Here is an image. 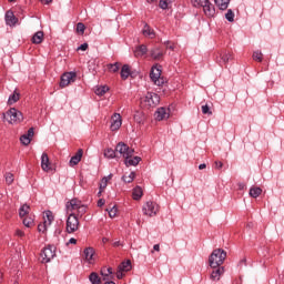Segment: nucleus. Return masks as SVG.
<instances>
[{"mask_svg": "<svg viewBox=\"0 0 284 284\" xmlns=\"http://www.w3.org/2000/svg\"><path fill=\"white\" fill-rule=\"evenodd\" d=\"M225 258H227V253L224 250H214L209 257L210 267H221L225 263Z\"/></svg>", "mask_w": 284, "mask_h": 284, "instance_id": "nucleus-1", "label": "nucleus"}, {"mask_svg": "<svg viewBox=\"0 0 284 284\" xmlns=\"http://www.w3.org/2000/svg\"><path fill=\"white\" fill-rule=\"evenodd\" d=\"M3 120L9 122L11 125L21 123L23 121V113L16 108H10L7 112L3 113Z\"/></svg>", "mask_w": 284, "mask_h": 284, "instance_id": "nucleus-2", "label": "nucleus"}, {"mask_svg": "<svg viewBox=\"0 0 284 284\" xmlns=\"http://www.w3.org/2000/svg\"><path fill=\"white\" fill-rule=\"evenodd\" d=\"M79 230V217L74 213H70L67 219V232L68 234H74Z\"/></svg>", "mask_w": 284, "mask_h": 284, "instance_id": "nucleus-3", "label": "nucleus"}, {"mask_svg": "<svg viewBox=\"0 0 284 284\" xmlns=\"http://www.w3.org/2000/svg\"><path fill=\"white\" fill-rule=\"evenodd\" d=\"M142 212L145 216H156L159 213V204H156V202L149 201L143 205Z\"/></svg>", "mask_w": 284, "mask_h": 284, "instance_id": "nucleus-4", "label": "nucleus"}, {"mask_svg": "<svg viewBox=\"0 0 284 284\" xmlns=\"http://www.w3.org/2000/svg\"><path fill=\"white\" fill-rule=\"evenodd\" d=\"M74 81H77V72H64L60 79V88H68V85H70V83H74Z\"/></svg>", "mask_w": 284, "mask_h": 284, "instance_id": "nucleus-5", "label": "nucleus"}, {"mask_svg": "<svg viewBox=\"0 0 284 284\" xmlns=\"http://www.w3.org/2000/svg\"><path fill=\"white\" fill-rule=\"evenodd\" d=\"M115 152L122 154L123 159H132L134 154V150L130 149V146H128V144L123 142L118 143V145L115 146Z\"/></svg>", "mask_w": 284, "mask_h": 284, "instance_id": "nucleus-6", "label": "nucleus"}, {"mask_svg": "<svg viewBox=\"0 0 284 284\" xmlns=\"http://www.w3.org/2000/svg\"><path fill=\"white\" fill-rule=\"evenodd\" d=\"M40 256L42 258V263H50L54 256H57V253L54 251V246H47L42 250L40 253Z\"/></svg>", "mask_w": 284, "mask_h": 284, "instance_id": "nucleus-7", "label": "nucleus"}, {"mask_svg": "<svg viewBox=\"0 0 284 284\" xmlns=\"http://www.w3.org/2000/svg\"><path fill=\"white\" fill-rule=\"evenodd\" d=\"M144 102L146 105H149V108H156V105L161 103V98L154 92H148Z\"/></svg>", "mask_w": 284, "mask_h": 284, "instance_id": "nucleus-8", "label": "nucleus"}, {"mask_svg": "<svg viewBox=\"0 0 284 284\" xmlns=\"http://www.w3.org/2000/svg\"><path fill=\"white\" fill-rule=\"evenodd\" d=\"M150 79L155 85H163V80H161V67H152Z\"/></svg>", "mask_w": 284, "mask_h": 284, "instance_id": "nucleus-9", "label": "nucleus"}, {"mask_svg": "<svg viewBox=\"0 0 284 284\" xmlns=\"http://www.w3.org/2000/svg\"><path fill=\"white\" fill-rule=\"evenodd\" d=\"M202 8L207 19H214V17H216V8L212 2H210V0Z\"/></svg>", "mask_w": 284, "mask_h": 284, "instance_id": "nucleus-10", "label": "nucleus"}, {"mask_svg": "<svg viewBox=\"0 0 284 284\" xmlns=\"http://www.w3.org/2000/svg\"><path fill=\"white\" fill-rule=\"evenodd\" d=\"M232 59H234L232 53L227 52V51H224V52L219 54V58L216 59V62L219 63V65H227V63H230V61H232Z\"/></svg>", "mask_w": 284, "mask_h": 284, "instance_id": "nucleus-11", "label": "nucleus"}, {"mask_svg": "<svg viewBox=\"0 0 284 284\" xmlns=\"http://www.w3.org/2000/svg\"><path fill=\"white\" fill-rule=\"evenodd\" d=\"M123 125V120H121V114L114 113L111 121V131L116 132Z\"/></svg>", "mask_w": 284, "mask_h": 284, "instance_id": "nucleus-12", "label": "nucleus"}, {"mask_svg": "<svg viewBox=\"0 0 284 284\" xmlns=\"http://www.w3.org/2000/svg\"><path fill=\"white\" fill-rule=\"evenodd\" d=\"M34 136V128H30L27 134L20 136V142L22 145H30L32 143V138Z\"/></svg>", "mask_w": 284, "mask_h": 284, "instance_id": "nucleus-13", "label": "nucleus"}, {"mask_svg": "<svg viewBox=\"0 0 284 284\" xmlns=\"http://www.w3.org/2000/svg\"><path fill=\"white\" fill-rule=\"evenodd\" d=\"M80 205L81 200L72 199L71 201H68L65 204L67 213L78 211Z\"/></svg>", "mask_w": 284, "mask_h": 284, "instance_id": "nucleus-14", "label": "nucleus"}, {"mask_svg": "<svg viewBox=\"0 0 284 284\" xmlns=\"http://www.w3.org/2000/svg\"><path fill=\"white\" fill-rule=\"evenodd\" d=\"M151 57L154 61H163V57H165V51L163 49L155 47L150 51Z\"/></svg>", "mask_w": 284, "mask_h": 284, "instance_id": "nucleus-15", "label": "nucleus"}, {"mask_svg": "<svg viewBox=\"0 0 284 284\" xmlns=\"http://www.w3.org/2000/svg\"><path fill=\"white\" fill-rule=\"evenodd\" d=\"M212 273L210 275L211 281H221V276H223V273L225 272V268L223 266L212 267Z\"/></svg>", "mask_w": 284, "mask_h": 284, "instance_id": "nucleus-16", "label": "nucleus"}, {"mask_svg": "<svg viewBox=\"0 0 284 284\" xmlns=\"http://www.w3.org/2000/svg\"><path fill=\"white\" fill-rule=\"evenodd\" d=\"M156 121H163L165 119H170V113H168V109L159 108L154 113Z\"/></svg>", "mask_w": 284, "mask_h": 284, "instance_id": "nucleus-17", "label": "nucleus"}, {"mask_svg": "<svg viewBox=\"0 0 284 284\" xmlns=\"http://www.w3.org/2000/svg\"><path fill=\"white\" fill-rule=\"evenodd\" d=\"M41 169L43 172H50V170H52V166H50V158L48 156V153H42L41 155Z\"/></svg>", "mask_w": 284, "mask_h": 284, "instance_id": "nucleus-18", "label": "nucleus"}, {"mask_svg": "<svg viewBox=\"0 0 284 284\" xmlns=\"http://www.w3.org/2000/svg\"><path fill=\"white\" fill-rule=\"evenodd\" d=\"M83 158V149H79L78 152L71 158L70 165L74 168V165H79L81 163V159Z\"/></svg>", "mask_w": 284, "mask_h": 284, "instance_id": "nucleus-19", "label": "nucleus"}, {"mask_svg": "<svg viewBox=\"0 0 284 284\" xmlns=\"http://www.w3.org/2000/svg\"><path fill=\"white\" fill-rule=\"evenodd\" d=\"M17 21H19V19L14 17V13L12 11H7L6 13L7 26H17Z\"/></svg>", "mask_w": 284, "mask_h": 284, "instance_id": "nucleus-20", "label": "nucleus"}, {"mask_svg": "<svg viewBox=\"0 0 284 284\" xmlns=\"http://www.w3.org/2000/svg\"><path fill=\"white\" fill-rule=\"evenodd\" d=\"M112 274H114L112 267H104L101 270V276H103V281H112V278H114Z\"/></svg>", "mask_w": 284, "mask_h": 284, "instance_id": "nucleus-21", "label": "nucleus"}, {"mask_svg": "<svg viewBox=\"0 0 284 284\" xmlns=\"http://www.w3.org/2000/svg\"><path fill=\"white\" fill-rule=\"evenodd\" d=\"M133 119L135 123H139V125H142L143 123H145V113H143L142 111H135Z\"/></svg>", "mask_w": 284, "mask_h": 284, "instance_id": "nucleus-22", "label": "nucleus"}, {"mask_svg": "<svg viewBox=\"0 0 284 284\" xmlns=\"http://www.w3.org/2000/svg\"><path fill=\"white\" fill-rule=\"evenodd\" d=\"M84 256H85V261H88V263H93V261H94V248L93 247H87L84 250Z\"/></svg>", "mask_w": 284, "mask_h": 284, "instance_id": "nucleus-23", "label": "nucleus"}, {"mask_svg": "<svg viewBox=\"0 0 284 284\" xmlns=\"http://www.w3.org/2000/svg\"><path fill=\"white\" fill-rule=\"evenodd\" d=\"M135 57H144V54H148V47L145 44H141L135 48L134 50Z\"/></svg>", "mask_w": 284, "mask_h": 284, "instance_id": "nucleus-24", "label": "nucleus"}, {"mask_svg": "<svg viewBox=\"0 0 284 284\" xmlns=\"http://www.w3.org/2000/svg\"><path fill=\"white\" fill-rule=\"evenodd\" d=\"M124 163L128 168H130V165L136 166L138 163H141V156L125 159Z\"/></svg>", "mask_w": 284, "mask_h": 284, "instance_id": "nucleus-25", "label": "nucleus"}, {"mask_svg": "<svg viewBox=\"0 0 284 284\" xmlns=\"http://www.w3.org/2000/svg\"><path fill=\"white\" fill-rule=\"evenodd\" d=\"M214 1L219 10H227V8L230 7V0H214Z\"/></svg>", "mask_w": 284, "mask_h": 284, "instance_id": "nucleus-26", "label": "nucleus"}, {"mask_svg": "<svg viewBox=\"0 0 284 284\" xmlns=\"http://www.w3.org/2000/svg\"><path fill=\"white\" fill-rule=\"evenodd\" d=\"M118 268L120 270V272H130V270H132V262L129 260L126 262H122Z\"/></svg>", "mask_w": 284, "mask_h": 284, "instance_id": "nucleus-27", "label": "nucleus"}, {"mask_svg": "<svg viewBox=\"0 0 284 284\" xmlns=\"http://www.w3.org/2000/svg\"><path fill=\"white\" fill-rule=\"evenodd\" d=\"M260 194H263V189L258 186H253L250 189V196H252V199H258Z\"/></svg>", "mask_w": 284, "mask_h": 284, "instance_id": "nucleus-28", "label": "nucleus"}, {"mask_svg": "<svg viewBox=\"0 0 284 284\" xmlns=\"http://www.w3.org/2000/svg\"><path fill=\"white\" fill-rule=\"evenodd\" d=\"M142 34H144V37H150L151 39H154V37H156V33H154L152 28H150L148 24H144Z\"/></svg>", "mask_w": 284, "mask_h": 284, "instance_id": "nucleus-29", "label": "nucleus"}, {"mask_svg": "<svg viewBox=\"0 0 284 284\" xmlns=\"http://www.w3.org/2000/svg\"><path fill=\"white\" fill-rule=\"evenodd\" d=\"M28 214H30V205L23 204L22 206H20L19 209L20 219H23V216H28Z\"/></svg>", "mask_w": 284, "mask_h": 284, "instance_id": "nucleus-30", "label": "nucleus"}, {"mask_svg": "<svg viewBox=\"0 0 284 284\" xmlns=\"http://www.w3.org/2000/svg\"><path fill=\"white\" fill-rule=\"evenodd\" d=\"M21 94L19 92H17V90L9 97L8 99V104L9 105H14V103H17V101H19Z\"/></svg>", "mask_w": 284, "mask_h": 284, "instance_id": "nucleus-31", "label": "nucleus"}, {"mask_svg": "<svg viewBox=\"0 0 284 284\" xmlns=\"http://www.w3.org/2000/svg\"><path fill=\"white\" fill-rule=\"evenodd\" d=\"M43 42V31H38L32 37V43L39 44Z\"/></svg>", "mask_w": 284, "mask_h": 284, "instance_id": "nucleus-32", "label": "nucleus"}, {"mask_svg": "<svg viewBox=\"0 0 284 284\" xmlns=\"http://www.w3.org/2000/svg\"><path fill=\"white\" fill-rule=\"evenodd\" d=\"M89 281L92 284H101V277H99V274L97 272H92L89 275Z\"/></svg>", "mask_w": 284, "mask_h": 284, "instance_id": "nucleus-33", "label": "nucleus"}, {"mask_svg": "<svg viewBox=\"0 0 284 284\" xmlns=\"http://www.w3.org/2000/svg\"><path fill=\"white\" fill-rule=\"evenodd\" d=\"M143 196V189L141 186H136L133 189V199L134 201H139Z\"/></svg>", "mask_w": 284, "mask_h": 284, "instance_id": "nucleus-34", "label": "nucleus"}, {"mask_svg": "<svg viewBox=\"0 0 284 284\" xmlns=\"http://www.w3.org/2000/svg\"><path fill=\"white\" fill-rule=\"evenodd\" d=\"M121 79H123V80H125V79H128V77H130V65H128V64H124L123 67H122V69H121Z\"/></svg>", "mask_w": 284, "mask_h": 284, "instance_id": "nucleus-35", "label": "nucleus"}, {"mask_svg": "<svg viewBox=\"0 0 284 284\" xmlns=\"http://www.w3.org/2000/svg\"><path fill=\"white\" fill-rule=\"evenodd\" d=\"M104 156L106 159H114L116 156V150H114V149L104 150Z\"/></svg>", "mask_w": 284, "mask_h": 284, "instance_id": "nucleus-36", "label": "nucleus"}, {"mask_svg": "<svg viewBox=\"0 0 284 284\" xmlns=\"http://www.w3.org/2000/svg\"><path fill=\"white\" fill-rule=\"evenodd\" d=\"M44 221H47V225H52V221H54V215H52V211L45 212Z\"/></svg>", "mask_w": 284, "mask_h": 284, "instance_id": "nucleus-37", "label": "nucleus"}, {"mask_svg": "<svg viewBox=\"0 0 284 284\" xmlns=\"http://www.w3.org/2000/svg\"><path fill=\"white\" fill-rule=\"evenodd\" d=\"M135 176H136V173L131 172L129 175H123L122 181H124V183H132V181H134Z\"/></svg>", "mask_w": 284, "mask_h": 284, "instance_id": "nucleus-38", "label": "nucleus"}, {"mask_svg": "<svg viewBox=\"0 0 284 284\" xmlns=\"http://www.w3.org/2000/svg\"><path fill=\"white\" fill-rule=\"evenodd\" d=\"M22 223L26 227H32V225H34V219H32V216H27L23 219Z\"/></svg>", "mask_w": 284, "mask_h": 284, "instance_id": "nucleus-39", "label": "nucleus"}, {"mask_svg": "<svg viewBox=\"0 0 284 284\" xmlns=\"http://www.w3.org/2000/svg\"><path fill=\"white\" fill-rule=\"evenodd\" d=\"M225 19L229 21V23H234V11L232 9H227Z\"/></svg>", "mask_w": 284, "mask_h": 284, "instance_id": "nucleus-40", "label": "nucleus"}, {"mask_svg": "<svg viewBox=\"0 0 284 284\" xmlns=\"http://www.w3.org/2000/svg\"><path fill=\"white\" fill-rule=\"evenodd\" d=\"M48 227H50V225H48V221L45 220L43 223L38 225V232H42V234H44V232L48 231Z\"/></svg>", "mask_w": 284, "mask_h": 284, "instance_id": "nucleus-41", "label": "nucleus"}, {"mask_svg": "<svg viewBox=\"0 0 284 284\" xmlns=\"http://www.w3.org/2000/svg\"><path fill=\"white\" fill-rule=\"evenodd\" d=\"M194 8H203L209 0H191Z\"/></svg>", "mask_w": 284, "mask_h": 284, "instance_id": "nucleus-42", "label": "nucleus"}, {"mask_svg": "<svg viewBox=\"0 0 284 284\" xmlns=\"http://www.w3.org/2000/svg\"><path fill=\"white\" fill-rule=\"evenodd\" d=\"M110 89L108 87H100L95 90V94L98 97H103V94H105V92H108Z\"/></svg>", "mask_w": 284, "mask_h": 284, "instance_id": "nucleus-43", "label": "nucleus"}, {"mask_svg": "<svg viewBox=\"0 0 284 284\" xmlns=\"http://www.w3.org/2000/svg\"><path fill=\"white\" fill-rule=\"evenodd\" d=\"M106 212L109 213L110 219H114L119 210L116 209V205H114L111 209H106Z\"/></svg>", "mask_w": 284, "mask_h": 284, "instance_id": "nucleus-44", "label": "nucleus"}, {"mask_svg": "<svg viewBox=\"0 0 284 284\" xmlns=\"http://www.w3.org/2000/svg\"><path fill=\"white\" fill-rule=\"evenodd\" d=\"M253 60L258 61V63H261L263 61V53L261 51H255L253 53Z\"/></svg>", "mask_w": 284, "mask_h": 284, "instance_id": "nucleus-45", "label": "nucleus"}, {"mask_svg": "<svg viewBox=\"0 0 284 284\" xmlns=\"http://www.w3.org/2000/svg\"><path fill=\"white\" fill-rule=\"evenodd\" d=\"M119 68H120L119 62H115L113 64L112 63L108 64V70L110 72H116L119 70Z\"/></svg>", "mask_w": 284, "mask_h": 284, "instance_id": "nucleus-46", "label": "nucleus"}, {"mask_svg": "<svg viewBox=\"0 0 284 284\" xmlns=\"http://www.w3.org/2000/svg\"><path fill=\"white\" fill-rule=\"evenodd\" d=\"M6 183L8 185H12V183H14V175L12 173H7L6 174Z\"/></svg>", "mask_w": 284, "mask_h": 284, "instance_id": "nucleus-47", "label": "nucleus"}, {"mask_svg": "<svg viewBox=\"0 0 284 284\" xmlns=\"http://www.w3.org/2000/svg\"><path fill=\"white\" fill-rule=\"evenodd\" d=\"M77 212H78V216H83V214H85V212H87L85 205L80 203V205L78 206V211Z\"/></svg>", "mask_w": 284, "mask_h": 284, "instance_id": "nucleus-48", "label": "nucleus"}, {"mask_svg": "<svg viewBox=\"0 0 284 284\" xmlns=\"http://www.w3.org/2000/svg\"><path fill=\"white\" fill-rule=\"evenodd\" d=\"M202 114H209V116H212V110H210V105H202Z\"/></svg>", "mask_w": 284, "mask_h": 284, "instance_id": "nucleus-49", "label": "nucleus"}, {"mask_svg": "<svg viewBox=\"0 0 284 284\" xmlns=\"http://www.w3.org/2000/svg\"><path fill=\"white\" fill-rule=\"evenodd\" d=\"M77 32H80V34H83V32H85V24H83V22H79L77 24Z\"/></svg>", "mask_w": 284, "mask_h": 284, "instance_id": "nucleus-50", "label": "nucleus"}, {"mask_svg": "<svg viewBox=\"0 0 284 284\" xmlns=\"http://www.w3.org/2000/svg\"><path fill=\"white\" fill-rule=\"evenodd\" d=\"M161 10H168V0H160Z\"/></svg>", "mask_w": 284, "mask_h": 284, "instance_id": "nucleus-51", "label": "nucleus"}, {"mask_svg": "<svg viewBox=\"0 0 284 284\" xmlns=\"http://www.w3.org/2000/svg\"><path fill=\"white\" fill-rule=\"evenodd\" d=\"M214 165H215V169H216V170H221V169L223 168V162H221V161H215V162H214Z\"/></svg>", "mask_w": 284, "mask_h": 284, "instance_id": "nucleus-52", "label": "nucleus"}, {"mask_svg": "<svg viewBox=\"0 0 284 284\" xmlns=\"http://www.w3.org/2000/svg\"><path fill=\"white\" fill-rule=\"evenodd\" d=\"M78 50H81L82 52H85L88 50V43H83L80 47H78Z\"/></svg>", "mask_w": 284, "mask_h": 284, "instance_id": "nucleus-53", "label": "nucleus"}, {"mask_svg": "<svg viewBox=\"0 0 284 284\" xmlns=\"http://www.w3.org/2000/svg\"><path fill=\"white\" fill-rule=\"evenodd\" d=\"M116 278H119L120 281L121 278H123V271H121L120 268H118Z\"/></svg>", "mask_w": 284, "mask_h": 284, "instance_id": "nucleus-54", "label": "nucleus"}, {"mask_svg": "<svg viewBox=\"0 0 284 284\" xmlns=\"http://www.w3.org/2000/svg\"><path fill=\"white\" fill-rule=\"evenodd\" d=\"M16 236L22 237V236H26V233L23 231H21V230H17L16 231Z\"/></svg>", "mask_w": 284, "mask_h": 284, "instance_id": "nucleus-55", "label": "nucleus"}, {"mask_svg": "<svg viewBox=\"0 0 284 284\" xmlns=\"http://www.w3.org/2000/svg\"><path fill=\"white\" fill-rule=\"evenodd\" d=\"M103 205H105V200L100 199V200L98 201V207H103Z\"/></svg>", "mask_w": 284, "mask_h": 284, "instance_id": "nucleus-56", "label": "nucleus"}, {"mask_svg": "<svg viewBox=\"0 0 284 284\" xmlns=\"http://www.w3.org/2000/svg\"><path fill=\"white\" fill-rule=\"evenodd\" d=\"M121 245H123L121 241L113 242V247H121Z\"/></svg>", "mask_w": 284, "mask_h": 284, "instance_id": "nucleus-57", "label": "nucleus"}, {"mask_svg": "<svg viewBox=\"0 0 284 284\" xmlns=\"http://www.w3.org/2000/svg\"><path fill=\"white\" fill-rule=\"evenodd\" d=\"M69 243H70L71 245H77V239L71 237V239L69 240Z\"/></svg>", "mask_w": 284, "mask_h": 284, "instance_id": "nucleus-58", "label": "nucleus"}, {"mask_svg": "<svg viewBox=\"0 0 284 284\" xmlns=\"http://www.w3.org/2000/svg\"><path fill=\"white\" fill-rule=\"evenodd\" d=\"M154 252H161V246L159 244H155L153 246Z\"/></svg>", "mask_w": 284, "mask_h": 284, "instance_id": "nucleus-59", "label": "nucleus"}, {"mask_svg": "<svg viewBox=\"0 0 284 284\" xmlns=\"http://www.w3.org/2000/svg\"><path fill=\"white\" fill-rule=\"evenodd\" d=\"M165 45L169 50H174V45L170 44V42H165Z\"/></svg>", "mask_w": 284, "mask_h": 284, "instance_id": "nucleus-60", "label": "nucleus"}, {"mask_svg": "<svg viewBox=\"0 0 284 284\" xmlns=\"http://www.w3.org/2000/svg\"><path fill=\"white\" fill-rule=\"evenodd\" d=\"M205 168H207V164L205 163H202L199 165V170H205Z\"/></svg>", "mask_w": 284, "mask_h": 284, "instance_id": "nucleus-61", "label": "nucleus"}, {"mask_svg": "<svg viewBox=\"0 0 284 284\" xmlns=\"http://www.w3.org/2000/svg\"><path fill=\"white\" fill-rule=\"evenodd\" d=\"M41 3H44L45 6H48V3H52V0H40Z\"/></svg>", "mask_w": 284, "mask_h": 284, "instance_id": "nucleus-62", "label": "nucleus"}, {"mask_svg": "<svg viewBox=\"0 0 284 284\" xmlns=\"http://www.w3.org/2000/svg\"><path fill=\"white\" fill-rule=\"evenodd\" d=\"M104 284H116V283H114L113 281H106Z\"/></svg>", "mask_w": 284, "mask_h": 284, "instance_id": "nucleus-63", "label": "nucleus"}, {"mask_svg": "<svg viewBox=\"0 0 284 284\" xmlns=\"http://www.w3.org/2000/svg\"><path fill=\"white\" fill-rule=\"evenodd\" d=\"M102 243H108V237H103Z\"/></svg>", "mask_w": 284, "mask_h": 284, "instance_id": "nucleus-64", "label": "nucleus"}]
</instances>
